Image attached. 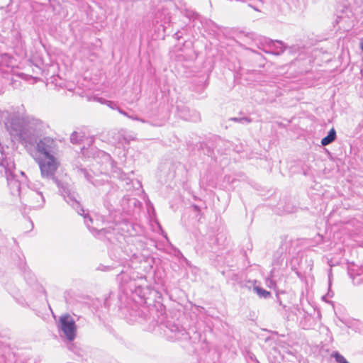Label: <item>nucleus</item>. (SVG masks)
I'll list each match as a JSON object with an SVG mask.
<instances>
[{"label":"nucleus","instance_id":"obj_18","mask_svg":"<svg viewBox=\"0 0 363 363\" xmlns=\"http://www.w3.org/2000/svg\"><path fill=\"white\" fill-rule=\"evenodd\" d=\"M82 172H83V173H84V177H85L88 180H90L89 174L86 172V171L83 170Z\"/></svg>","mask_w":363,"mask_h":363},{"label":"nucleus","instance_id":"obj_25","mask_svg":"<svg viewBox=\"0 0 363 363\" xmlns=\"http://www.w3.org/2000/svg\"><path fill=\"white\" fill-rule=\"evenodd\" d=\"M240 120L241 121V119H240ZM242 120H243V121H247V122H250V121H249L248 119H247V118H242Z\"/></svg>","mask_w":363,"mask_h":363},{"label":"nucleus","instance_id":"obj_12","mask_svg":"<svg viewBox=\"0 0 363 363\" xmlns=\"http://www.w3.org/2000/svg\"><path fill=\"white\" fill-rule=\"evenodd\" d=\"M333 357H335V360L338 362V363H349L346 359L342 356L340 354H339L338 352H335L333 354Z\"/></svg>","mask_w":363,"mask_h":363},{"label":"nucleus","instance_id":"obj_10","mask_svg":"<svg viewBox=\"0 0 363 363\" xmlns=\"http://www.w3.org/2000/svg\"><path fill=\"white\" fill-rule=\"evenodd\" d=\"M84 135L81 132H74L70 136V140L72 143H79L82 141Z\"/></svg>","mask_w":363,"mask_h":363},{"label":"nucleus","instance_id":"obj_23","mask_svg":"<svg viewBox=\"0 0 363 363\" xmlns=\"http://www.w3.org/2000/svg\"><path fill=\"white\" fill-rule=\"evenodd\" d=\"M20 174H21V175L22 176V177H25V178H26V176H25V174H24V172H20Z\"/></svg>","mask_w":363,"mask_h":363},{"label":"nucleus","instance_id":"obj_24","mask_svg":"<svg viewBox=\"0 0 363 363\" xmlns=\"http://www.w3.org/2000/svg\"><path fill=\"white\" fill-rule=\"evenodd\" d=\"M268 281H269V280H267V282H268ZM269 282H270V286H274V283H272V280H269Z\"/></svg>","mask_w":363,"mask_h":363},{"label":"nucleus","instance_id":"obj_11","mask_svg":"<svg viewBox=\"0 0 363 363\" xmlns=\"http://www.w3.org/2000/svg\"><path fill=\"white\" fill-rule=\"evenodd\" d=\"M254 290L259 296L266 298L270 295L269 292L257 286H254Z\"/></svg>","mask_w":363,"mask_h":363},{"label":"nucleus","instance_id":"obj_13","mask_svg":"<svg viewBox=\"0 0 363 363\" xmlns=\"http://www.w3.org/2000/svg\"><path fill=\"white\" fill-rule=\"evenodd\" d=\"M105 104L106 106H108V107H110L112 109H116L117 110V106H116V104L111 101H106L105 102Z\"/></svg>","mask_w":363,"mask_h":363},{"label":"nucleus","instance_id":"obj_3","mask_svg":"<svg viewBox=\"0 0 363 363\" xmlns=\"http://www.w3.org/2000/svg\"><path fill=\"white\" fill-rule=\"evenodd\" d=\"M58 147L56 141L46 137L39 140L36 145L35 158L57 156Z\"/></svg>","mask_w":363,"mask_h":363},{"label":"nucleus","instance_id":"obj_26","mask_svg":"<svg viewBox=\"0 0 363 363\" xmlns=\"http://www.w3.org/2000/svg\"><path fill=\"white\" fill-rule=\"evenodd\" d=\"M327 296H331V297H332V296H333V294H331L330 292H328V294H327Z\"/></svg>","mask_w":363,"mask_h":363},{"label":"nucleus","instance_id":"obj_8","mask_svg":"<svg viewBox=\"0 0 363 363\" xmlns=\"http://www.w3.org/2000/svg\"><path fill=\"white\" fill-rule=\"evenodd\" d=\"M167 329L172 333H173V335L172 336V337H173V338L179 340V339H183V338L186 337L187 334H186L185 330L182 327H181L178 325L169 324L167 326Z\"/></svg>","mask_w":363,"mask_h":363},{"label":"nucleus","instance_id":"obj_16","mask_svg":"<svg viewBox=\"0 0 363 363\" xmlns=\"http://www.w3.org/2000/svg\"><path fill=\"white\" fill-rule=\"evenodd\" d=\"M128 118H130L132 120H134V121H138L139 120V117H138L137 116H128Z\"/></svg>","mask_w":363,"mask_h":363},{"label":"nucleus","instance_id":"obj_22","mask_svg":"<svg viewBox=\"0 0 363 363\" xmlns=\"http://www.w3.org/2000/svg\"><path fill=\"white\" fill-rule=\"evenodd\" d=\"M138 121H140L141 123H146V122H147L145 120H144V119H143V118H139Z\"/></svg>","mask_w":363,"mask_h":363},{"label":"nucleus","instance_id":"obj_21","mask_svg":"<svg viewBox=\"0 0 363 363\" xmlns=\"http://www.w3.org/2000/svg\"><path fill=\"white\" fill-rule=\"evenodd\" d=\"M360 48L363 52V38L361 40V42H360Z\"/></svg>","mask_w":363,"mask_h":363},{"label":"nucleus","instance_id":"obj_9","mask_svg":"<svg viewBox=\"0 0 363 363\" xmlns=\"http://www.w3.org/2000/svg\"><path fill=\"white\" fill-rule=\"evenodd\" d=\"M336 138V132L334 128H332L328 135L323 138L321 140V144L323 146L328 145L333 142Z\"/></svg>","mask_w":363,"mask_h":363},{"label":"nucleus","instance_id":"obj_28","mask_svg":"<svg viewBox=\"0 0 363 363\" xmlns=\"http://www.w3.org/2000/svg\"><path fill=\"white\" fill-rule=\"evenodd\" d=\"M32 140H33V138H30V139L28 140V142H29V143H31V142H32Z\"/></svg>","mask_w":363,"mask_h":363},{"label":"nucleus","instance_id":"obj_19","mask_svg":"<svg viewBox=\"0 0 363 363\" xmlns=\"http://www.w3.org/2000/svg\"><path fill=\"white\" fill-rule=\"evenodd\" d=\"M82 154L86 155L87 153H86V149L85 148V146L84 145L82 147Z\"/></svg>","mask_w":363,"mask_h":363},{"label":"nucleus","instance_id":"obj_6","mask_svg":"<svg viewBox=\"0 0 363 363\" xmlns=\"http://www.w3.org/2000/svg\"><path fill=\"white\" fill-rule=\"evenodd\" d=\"M262 48L263 51L266 53L279 55L284 52L286 46L281 41L272 40L269 39L265 40V45Z\"/></svg>","mask_w":363,"mask_h":363},{"label":"nucleus","instance_id":"obj_20","mask_svg":"<svg viewBox=\"0 0 363 363\" xmlns=\"http://www.w3.org/2000/svg\"><path fill=\"white\" fill-rule=\"evenodd\" d=\"M106 100L102 99V98H100L99 99V101L101 104H105V102H106Z\"/></svg>","mask_w":363,"mask_h":363},{"label":"nucleus","instance_id":"obj_15","mask_svg":"<svg viewBox=\"0 0 363 363\" xmlns=\"http://www.w3.org/2000/svg\"><path fill=\"white\" fill-rule=\"evenodd\" d=\"M86 143L89 145H91L94 142V138L92 137L86 138Z\"/></svg>","mask_w":363,"mask_h":363},{"label":"nucleus","instance_id":"obj_4","mask_svg":"<svg viewBox=\"0 0 363 363\" xmlns=\"http://www.w3.org/2000/svg\"><path fill=\"white\" fill-rule=\"evenodd\" d=\"M62 195L67 203L71 205L77 212L82 216L84 218V223L89 228H90L89 223L93 222L92 218L89 214L85 213V211L81 207L79 202L77 199V194L75 192L72 191L68 188H62Z\"/></svg>","mask_w":363,"mask_h":363},{"label":"nucleus","instance_id":"obj_1","mask_svg":"<svg viewBox=\"0 0 363 363\" xmlns=\"http://www.w3.org/2000/svg\"><path fill=\"white\" fill-rule=\"evenodd\" d=\"M0 165L5 169V174L9 188L11 194L18 196L23 205L30 208L43 207L45 200L43 195V185L40 183L22 186L23 181L16 179L13 170L15 165L13 161L8 160H0Z\"/></svg>","mask_w":363,"mask_h":363},{"label":"nucleus","instance_id":"obj_27","mask_svg":"<svg viewBox=\"0 0 363 363\" xmlns=\"http://www.w3.org/2000/svg\"><path fill=\"white\" fill-rule=\"evenodd\" d=\"M232 120H233L235 121H238V119L237 118H232Z\"/></svg>","mask_w":363,"mask_h":363},{"label":"nucleus","instance_id":"obj_17","mask_svg":"<svg viewBox=\"0 0 363 363\" xmlns=\"http://www.w3.org/2000/svg\"><path fill=\"white\" fill-rule=\"evenodd\" d=\"M123 139L125 142L129 143L131 140H133V138H132L130 135H128L127 137H124Z\"/></svg>","mask_w":363,"mask_h":363},{"label":"nucleus","instance_id":"obj_14","mask_svg":"<svg viewBox=\"0 0 363 363\" xmlns=\"http://www.w3.org/2000/svg\"><path fill=\"white\" fill-rule=\"evenodd\" d=\"M117 111L122 115L128 117V116H130L128 113H126L125 111H124L123 110H122L121 108H117Z\"/></svg>","mask_w":363,"mask_h":363},{"label":"nucleus","instance_id":"obj_2","mask_svg":"<svg viewBox=\"0 0 363 363\" xmlns=\"http://www.w3.org/2000/svg\"><path fill=\"white\" fill-rule=\"evenodd\" d=\"M35 160L39 165L42 177L54 179L60 165L57 156L35 158Z\"/></svg>","mask_w":363,"mask_h":363},{"label":"nucleus","instance_id":"obj_29","mask_svg":"<svg viewBox=\"0 0 363 363\" xmlns=\"http://www.w3.org/2000/svg\"><path fill=\"white\" fill-rule=\"evenodd\" d=\"M21 138H23V140H26L25 138L23 137V135H21Z\"/></svg>","mask_w":363,"mask_h":363},{"label":"nucleus","instance_id":"obj_7","mask_svg":"<svg viewBox=\"0 0 363 363\" xmlns=\"http://www.w3.org/2000/svg\"><path fill=\"white\" fill-rule=\"evenodd\" d=\"M348 272L355 284H360L363 282V267L352 264L349 267Z\"/></svg>","mask_w":363,"mask_h":363},{"label":"nucleus","instance_id":"obj_5","mask_svg":"<svg viewBox=\"0 0 363 363\" xmlns=\"http://www.w3.org/2000/svg\"><path fill=\"white\" fill-rule=\"evenodd\" d=\"M59 328L67 340L72 341L74 340L77 333V325L72 316L65 315L60 317Z\"/></svg>","mask_w":363,"mask_h":363}]
</instances>
